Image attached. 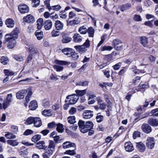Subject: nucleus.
<instances>
[{"label":"nucleus","instance_id":"1","mask_svg":"<svg viewBox=\"0 0 158 158\" xmlns=\"http://www.w3.org/2000/svg\"><path fill=\"white\" fill-rule=\"evenodd\" d=\"M19 29L17 28L15 29L10 34H6L5 35V39L6 42L11 40H15L18 37Z\"/></svg>","mask_w":158,"mask_h":158},{"label":"nucleus","instance_id":"2","mask_svg":"<svg viewBox=\"0 0 158 158\" xmlns=\"http://www.w3.org/2000/svg\"><path fill=\"white\" fill-rule=\"evenodd\" d=\"M79 97L76 94L69 95L66 97L65 102L70 104H75L78 99Z\"/></svg>","mask_w":158,"mask_h":158},{"label":"nucleus","instance_id":"3","mask_svg":"<svg viewBox=\"0 0 158 158\" xmlns=\"http://www.w3.org/2000/svg\"><path fill=\"white\" fill-rule=\"evenodd\" d=\"M122 42L118 39H115L113 41V45L114 48L117 50H120L122 48Z\"/></svg>","mask_w":158,"mask_h":158},{"label":"nucleus","instance_id":"4","mask_svg":"<svg viewBox=\"0 0 158 158\" xmlns=\"http://www.w3.org/2000/svg\"><path fill=\"white\" fill-rule=\"evenodd\" d=\"M45 152L42 154V156L43 158H49V156H51L53 154L54 149L47 147L44 149Z\"/></svg>","mask_w":158,"mask_h":158},{"label":"nucleus","instance_id":"5","mask_svg":"<svg viewBox=\"0 0 158 158\" xmlns=\"http://www.w3.org/2000/svg\"><path fill=\"white\" fill-rule=\"evenodd\" d=\"M155 145L154 139L153 137H148L146 140V146L150 149L153 148Z\"/></svg>","mask_w":158,"mask_h":158},{"label":"nucleus","instance_id":"6","mask_svg":"<svg viewBox=\"0 0 158 158\" xmlns=\"http://www.w3.org/2000/svg\"><path fill=\"white\" fill-rule=\"evenodd\" d=\"M124 148L125 151L128 152H132L134 149L133 144L129 141L125 143L124 144Z\"/></svg>","mask_w":158,"mask_h":158},{"label":"nucleus","instance_id":"7","mask_svg":"<svg viewBox=\"0 0 158 158\" xmlns=\"http://www.w3.org/2000/svg\"><path fill=\"white\" fill-rule=\"evenodd\" d=\"M26 47L29 50L30 53L35 54H38V52L33 44H28L27 45Z\"/></svg>","mask_w":158,"mask_h":158},{"label":"nucleus","instance_id":"8","mask_svg":"<svg viewBox=\"0 0 158 158\" xmlns=\"http://www.w3.org/2000/svg\"><path fill=\"white\" fill-rule=\"evenodd\" d=\"M19 11L22 14L28 13L29 11V8L26 5H19L18 6Z\"/></svg>","mask_w":158,"mask_h":158},{"label":"nucleus","instance_id":"9","mask_svg":"<svg viewBox=\"0 0 158 158\" xmlns=\"http://www.w3.org/2000/svg\"><path fill=\"white\" fill-rule=\"evenodd\" d=\"M94 126L93 123L91 121H87L85 123V128L83 129L82 131L83 133H85L87 132L89 130L92 129Z\"/></svg>","mask_w":158,"mask_h":158},{"label":"nucleus","instance_id":"10","mask_svg":"<svg viewBox=\"0 0 158 158\" xmlns=\"http://www.w3.org/2000/svg\"><path fill=\"white\" fill-rule=\"evenodd\" d=\"M83 117L85 119H89L93 116V112L90 110H86L84 111L83 113Z\"/></svg>","mask_w":158,"mask_h":158},{"label":"nucleus","instance_id":"11","mask_svg":"<svg viewBox=\"0 0 158 158\" xmlns=\"http://www.w3.org/2000/svg\"><path fill=\"white\" fill-rule=\"evenodd\" d=\"M141 129L144 133L148 134L151 132L152 129L151 127L147 124H143L141 126Z\"/></svg>","mask_w":158,"mask_h":158},{"label":"nucleus","instance_id":"12","mask_svg":"<svg viewBox=\"0 0 158 158\" xmlns=\"http://www.w3.org/2000/svg\"><path fill=\"white\" fill-rule=\"evenodd\" d=\"M23 19L25 22L30 23H32L35 21L34 17L30 14L24 17Z\"/></svg>","mask_w":158,"mask_h":158},{"label":"nucleus","instance_id":"13","mask_svg":"<svg viewBox=\"0 0 158 158\" xmlns=\"http://www.w3.org/2000/svg\"><path fill=\"white\" fill-rule=\"evenodd\" d=\"M27 93V90L25 89L19 91L16 94V96L18 99H23Z\"/></svg>","mask_w":158,"mask_h":158},{"label":"nucleus","instance_id":"14","mask_svg":"<svg viewBox=\"0 0 158 158\" xmlns=\"http://www.w3.org/2000/svg\"><path fill=\"white\" fill-rule=\"evenodd\" d=\"M63 148L64 149L69 148L70 147H73L76 148V145L75 144L73 143H71L70 141H66L64 142L62 144Z\"/></svg>","mask_w":158,"mask_h":158},{"label":"nucleus","instance_id":"15","mask_svg":"<svg viewBox=\"0 0 158 158\" xmlns=\"http://www.w3.org/2000/svg\"><path fill=\"white\" fill-rule=\"evenodd\" d=\"M73 41L77 43H80L82 41L83 37L78 33H76L74 34L73 36Z\"/></svg>","mask_w":158,"mask_h":158},{"label":"nucleus","instance_id":"16","mask_svg":"<svg viewBox=\"0 0 158 158\" xmlns=\"http://www.w3.org/2000/svg\"><path fill=\"white\" fill-rule=\"evenodd\" d=\"M44 27L46 30H50L52 27V22L51 20L45 21L44 23Z\"/></svg>","mask_w":158,"mask_h":158},{"label":"nucleus","instance_id":"17","mask_svg":"<svg viewBox=\"0 0 158 158\" xmlns=\"http://www.w3.org/2000/svg\"><path fill=\"white\" fill-rule=\"evenodd\" d=\"M73 50L72 48H66L62 50V52L64 54L68 57H70L72 54Z\"/></svg>","mask_w":158,"mask_h":158},{"label":"nucleus","instance_id":"18","mask_svg":"<svg viewBox=\"0 0 158 158\" xmlns=\"http://www.w3.org/2000/svg\"><path fill=\"white\" fill-rule=\"evenodd\" d=\"M55 26L56 29L57 30H61L63 28L64 24L59 20L56 21Z\"/></svg>","mask_w":158,"mask_h":158},{"label":"nucleus","instance_id":"19","mask_svg":"<svg viewBox=\"0 0 158 158\" xmlns=\"http://www.w3.org/2000/svg\"><path fill=\"white\" fill-rule=\"evenodd\" d=\"M140 44L143 47H145L148 44V39L145 36H141L140 37Z\"/></svg>","mask_w":158,"mask_h":158},{"label":"nucleus","instance_id":"20","mask_svg":"<svg viewBox=\"0 0 158 158\" xmlns=\"http://www.w3.org/2000/svg\"><path fill=\"white\" fill-rule=\"evenodd\" d=\"M34 125L36 127H39L42 125V122L40 118L35 117L34 119Z\"/></svg>","mask_w":158,"mask_h":158},{"label":"nucleus","instance_id":"21","mask_svg":"<svg viewBox=\"0 0 158 158\" xmlns=\"http://www.w3.org/2000/svg\"><path fill=\"white\" fill-rule=\"evenodd\" d=\"M131 3H127L120 6L119 8L121 11L123 12L131 8Z\"/></svg>","mask_w":158,"mask_h":158},{"label":"nucleus","instance_id":"22","mask_svg":"<svg viewBox=\"0 0 158 158\" xmlns=\"http://www.w3.org/2000/svg\"><path fill=\"white\" fill-rule=\"evenodd\" d=\"M5 24L8 27L12 28L14 26L15 22L12 19H8L6 20Z\"/></svg>","mask_w":158,"mask_h":158},{"label":"nucleus","instance_id":"23","mask_svg":"<svg viewBox=\"0 0 158 158\" xmlns=\"http://www.w3.org/2000/svg\"><path fill=\"white\" fill-rule=\"evenodd\" d=\"M38 107L37 102L35 100L31 101L30 103L29 107L31 110H35Z\"/></svg>","mask_w":158,"mask_h":158},{"label":"nucleus","instance_id":"24","mask_svg":"<svg viewBox=\"0 0 158 158\" xmlns=\"http://www.w3.org/2000/svg\"><path fill=\"white\" fill-rule=\"evenodd\" d=\"M148 123L152 126H158V120L153 118H150L148 120Z\"/></svg>","mask_w":158,"mask_h":158},{"label":"nucleus","instance_id":"25","mask_svg":"<svg viewBox=\"0 0 158 158\" xmlns=\"http://www.w3.org/2000/svg\"><path fill=\"white\" fill-rule=\"evenodd\" d=\"M35 35L38 40H40L42 39L44 36L43 31L40 30H38L35 31Z\"/></svg>","mask_w":158,"mask_h":158},{"label":"nucleus","instance_id":"26","mask_svg":"<svg viewBox=\"0 0 158 158\" xmlns=\"http://www.w3.org/2000/svg\"><path fill=\"white\" fill-rule=\"evenodd\" d=\"M136 146L138 150L141 152H143L145 150V146L144 144L141 142L137 143Z\"/></svg>","mask_w":158,"mask_h":158},{"label":"nucleus","instance_id":"27","mask_svg":"<svg viewBox=\"0 0 158 158\" xmlns=\"http://www.w3.org/2000/svg\"><path fill=\"white\" fill-rule=\"evenodd\" d=\"M74 47L76 50L79 52L80 53L85 52L87 50L86 48L84 47L83 45L75 46Z\"/></svg>","mask_w":158,"mask_h":158},{"label":"nucleus","instance_id":"28","mask_svg":"<svg viewBox=\"0 0 158 158\" xmlns=\"http://www.w3.org/2000/svg\"><path fill=\"white\" fill-rule=\"evenodd\" d=\"M54 63L56 64L60 65H69L70 64V62H69L67 61L60 60H55Z\"/></svg>","mask_w":158,"mask_h":158},{"label":"nucleus","instance_id":"29","mask_svg":"<svg viewBox=\"0 0 158 158\" xmlns=\"http://www.w3.org/2000/svg\"><path fill=\"white\" fill-rule=\"evenodd\" d=\"M62 42L63 43H67L70 42L72 40V38L64 35L62 36Z\"/></svg>","mask_w":158,"mask_h":158},{"label":"nucleus","instance_id":"30","mask_svg":"<svg viewBox=\"0 0 158 158\" xmlns=\"http://www.w3.org/2000/svg\"><path fill=\"white\" fill-rule=\"evenodd\" d=\"M36 147L39 149H44L45 148V143L44 141H40L37 143Z\"/></svg>","mask_w":158,"mask_h":158},{"label":"nucleus","instance_id":"31","mask_svg":"<svg viewBox=\"0 0 158 158\" xmlns=\"http://www.w3.org/2000/svg\"><path fill=\"white\" fill-rule=\"evenodd\" d=\"M7 142L8 144L13 147L17 146L19 144V142L17 140H9Z\"/></svg>","mask_w":158,"mask_h":158},{"label":"nucleus","instance_id":"32","mask_svg":"<svg viewBox=\"0 0 158 158\" xmlns=\"http://www.w3.org/2000/svg\"><path fill=\"white\" fill-rule=\"evenodd\" d=\"M42 106L45 108H48L49 107L50 101L48 98H45L43 100Z\"/></svg>","mask_w":158,"mask_h":158},{"label":"nucleus","instance_id":"33","mask_svg":"<svg viewBox=\"0 0 158 158\" xmlns=\"http://www.w3.org/2000/svg\"><path fill=\"white\" fill-rule=\"evenodd\" d=\"M85 122L81 120H79L78 123L79 127L80 129L81 132L83 133V131L82 130L85 128Z\"/></svg>","mask_w":158,"mask_h":158},{"label":"nucleus","instance_id":"34","mask_svg":"<svg viewBox=\"0 0 158 158\" xmlns=\"http://www.w3.org/2000/svg\"><path fill=\"white\" fill-rule=\"evenodd\" d=\"M34 119L35 117H30L28 118L26 120V121L25 122V124L27 125L32 124L34 123Z\"/></svg>","mask_w":158,"mask_h":158},{"label":"nucleus","instance_id":"35","mask_svg":"<svg viewBox=\"0 0 158 158\" xmlns=\"http://www.w3.org/2000/svg\"><path fill=\"white\" fill-rule=\"evenodd\" d=\"M89 37H93L94 36V30L92 27H89L87 30Z\"/></svg>","mask_w":158,"mask_h":158},{"label":"nucleus","instance_id":"36","mask_svg":"<svg viewBox=\"0 0 158 158\" xmlns=\"http://www.w3.org/2000/svg\"><path fill=\"white\" fill-rule=\"evenodd\" d=\"M56 129L58 132L62 133L64 131L63 125L60 123L57 124Z\"/></svg>","mask_w":158,"mask_h":158},{"label":"nucleus","instance_id":"37","mask_svg":"<svg viewBox=\"0 0 158 158\" xmlns=\"http://www.w3.org/2000/svg\"><path fill=\"white\" fill-rule=\"evenodd\" d=\"M37 26L38 29H40L42 27L43 23V19L42 18H40L37 21Z\"/></svg>","mask_w":158,"mask_h":158},{"label":"nucleus","instance_id":"38","mask_svg":"<svg viewBox=\"0 0 158 158\" xmlns=\"http://www.w3.org/2000/svg\"><path fill=\"white\" fill-rule=\"evenodd\" d=\"M42 114L45 116H49L52 114L51 110H45L42 112Z\"/></svg>","mask_w":158,"mask_h":158},{"label":"nucleus","instance_id":"39","mask_svg":"<svg viewBox=\"0 0 158 158\" xmlns=\"http://www.w3.org/2000/svg\"><path fill=\"white\" fill-rule=\"evenodd\" d=\"M5 136L8 139H14L16 138V136L10 132H6Z\"/></svg>","mask_w":158,"mask_h":158},{"label":"nucleus","instance_id":"40","mask_svg":"<svg viewBox=\"0 0 158 158\" xmlns=\"http://www.w3.org/2000/svg\"><path fill=\"white\" fill-rule=\"evenodd\" d=\"M134 115L135 117L134 122L135 123L141 119V114L140 113H135L134 114Z\"/></svg>","mask_w":158,"mask_h":158},{"label":"nucleus","instance_id":"41","mask_svg":"<svg viewBox=\"0 0 158 158\" xmlns=\"http://www.w3.org/2000/svg\"><path fill=\"white\" fill-rule=\"evenodd\" d=\"M78 31L82 34H85L87 32V29L85 26H83L79 28Z\"/></svg>","mask_w":158,"mask_h":158},{"label":"nucleus","instance_id":"42","mask_svg":"<svg viewBox=\"0 0 158 158\" xmlns=\"http://www.w3.org/2000/svg\"><path fill=\"white\" fill-rule=\"evenodd\" d=\"M41 138V136L40 135H36L32 137L31 139V140L34 142H36L40 140Z\"/></svg>","mask_w":158,"mask_h":158},{"label":"nucleus","instance_id":"43","mask_svg":"<svg viewBox=\"0 0 158 158\" xmlns=\"http://www.w3.org/2000/svg\"><path fill=\"white\" fill-rule=\"evenodd\" d=\"M61 8V6L59 5H56L52 6H51V7H49V10L50 11L51 10H54L57 11L60 10Z\"/></svg>","mask_w":158,"mask_h":158},{"label":"nucleus","instance_id":"44","mask_svg":"<svg viewBox=\"0 0 158 158\" xmlns=\"http://www.w3.org/2000/svg\"><path fill=\"white\" fill-rule=\"evenodd\" d=\"M4 73L6 76L9 77V76H12L14 75L15 73L13 71H10V70H4Z\"/></svg>","mask_w":158,"mask_h":158},{"label":"nucleus","instance_id":"45","mask_svg":"<svg viewBox=\"0 0 158 158\" xmlns=\"http://www.w3.org/2000/svg\"><path fill=\"white\" fill-rule=\"evenodd\" d=\"M104 119L103 116L100 115V113L97 114V116L96 117V119L97 121L99 123H101L102 122Z\"/></svg>","mask_w":158,"mask_h":158},{"label":"nucleus","instance_id":"46","mask_svg":"<svg viewBox=\"0 0 158 158\" xmlns=\"http://www.w3.org/2000/svg\"><path fill=\"white\" fill-rule=\"evenodd\" d=\"M89 82L87 81H79L76 83V85L82 86H87L88 85Z\"/></svg>","mask_w":158,"mask_h":158},{"label":"nucleus","instance_id":"47","mask_svg":"<svg viewBox=\"0 0 158 158\" xmlns=\"http://www.w3.org/2000/svg\"><path fill=\"white\" fill-rule=\"evenodd\" d=\"M68 121L69 123L73 124L76 122L75 118L74 116H69L68 118Z\"/></svg>","mask_w":158,"mask_h":158},{"label":"nucleus","instance_id":"48","mask_svg":"<svg viewBox=\"0 0 158 158\" xmlns=\"http://www.w3.org/2000/svg\"><path fill=\"white\" fill-rule=\"evenodd\" d=\"M86 90L84 89L83 90H76L75 91L76 93L77 94L78 96H82L85 95L86 93Z\"/></svg>","mask_w":158,"mask_h":158},{"label":"nucleus","instance_id":"49","mask_svg":"<svg viewBox=\"0 0 158 158\" xmlns=\"http://www.w3.org/2000/svg\"><path fill=\"white\" fill-rule=\"evenodd\" d=\"M113 48L112 47L108 46H104L101 47V50L102 51H110Z\"/></svg>","mask_w":158,"mask_h":158},{"label":"nucleus","instance_id":"50","mask_svg":"<svg viewBox=\"0 0 158 158\" xmlns=\"http://www.w3.org/2000/svg\"><path fill=\"white\" fill-rule=\"evenodd\" d=\"M13 58L16 60L19 61H21L23 60L24 57L22 56L19 55H15Z\"/></svg>","mask_w":158,"mask_h":158},{"label":"nucleus","instance_id":"51","mask_svg":"<svg viewBox=\"0 0 158 158\" xmlns=\"http://www.w3.org/2000/svg\"><path fill=\"white\" fill-rule=\"evenodd\" d=\"M8 59L7 57L2 56L0 60L1 62L3 64H6L8 62Z\"/></svg>","mask_w":158,"mask_h":158},{"label":"nucleus","instance_id":"52","mask_svg":"<svg viewBox=\"0 0 158 158\" xmlns=\"http://www.w3.org/2000/svg\"><path fill=\"white\" fill-rule=\"evenodd\" d=\"M64 154H68L70 155H74L76 154V153L74 151V149L72 150H68L64 152Z\"/></svg>","mask_w":158,"mask_h":158},{"label":"nucleus","instance_id":"53","mask_svg":"<svg viewBox=\"0 0 158 158\" xmlns=\"http://www.w3.org/2000/svg\"><path fill=\"white\" fill-rule=\"evenodd\" d=\"M133 19L137 22L141 21L142 20L140 15H135L133 17Z\"/></svg>","mask_w":158,"mask_h":158},{"label":"nucleus","instance_id":"54","mask_svg":"<svg viewBox=\"0 0 158 158\" xmlns=\"http://www.w3.org/2000/svg\"><path fill=\"white\" fill-rule=\"evenodd\" d=\"M104 59L105 61L108 62L111 61L113 60L112 56L110 55H106L104 57Z\"/></svg>","mask_w":158,"mask_h":158},{"label":"nucleus","instance_id":"55","mask_svg":"<svg viewBox=\"0 0 158 158\" xmlns=\"http://www.w3.org/2000/svg\"><path fill=\"white\" fill-rule=\"evenodd\" d=\"M71 54V56H72V58L73 60H75L77 59L79 57V55L77 53L74 52L73 50V52Z\"/></svg>","mask_w":158,"mask_h":158},{"label":"nucleus","instance_id":"56","mask_svg":"<svg viewBox=\"0 0 158 158\" xmlns=\"http://www.w3.org/2000/svg\"><path fill=\"white\" fill-rule=\"evenodd\" d=\"M140 133L138 131H135L133 134V137L134 139H136L137 138L140 136Z\"/></svg>","mask_w":158,"mask_h":158},{"label":"nucleus","instance_id":"57","mask_svg":"<svg viewBox=\"0 0 158 158\" xmlns=\"http://www.w3.org/2000/svg\"><path fill=\"white\" fill-rule=\"evenodd\" d=\"M51 34L52 36L53 37L58 36L60 35L59 32L55 30H53Z\"/></svg>","mask_w":158,"mask_h":158},{"label":"nucleus","instance_id":"58","mask_svg":"<svg viewBox=\"0 0 158 158\" xmlns=\"http://www.w3.org/2000/svg\"><path fill=\"white\" fill-rule=\"evenodd\" d=\"M59 16L60 18L62 19H65L67 17V15L64 10L61 11L60 12Z\"/></svg>","mask_w":158,"mask_h":158},{"label":"nucleus","instance_id":"59","mask_svg":"<svg viewBox=\"0 0 158 158\" xmlns=\"http://www.w3.org/2000/svg\"><path fill=\"white\" fill-rule=\"evenodd\" d=\"M151 113L153 116H158V108L152 110L151 111Z\"/></svg>","mask_w":158,"mask_h":158},{"label":"nucleus","instance_id":"60","mask_svg":"<svg viewBox=\"0 0 158 158\" xmlns=\"http://www.w3.org/2000/svg\"><path fill=\"white\" fill-rule=\"evenodd\" d=\"M33 133V131L31 129H27L24 132L23 134L25 135H31Z\"/></svg>","mask_w":158,"mask_h":158},{"label":"nucleus","instance_id":"61","mask_svg":"<svg viewBox=\"0 0 158 158\" xmlns=\"http://www.w3.org/2000/svg\"><path fill=\"white\" fill-rule=\"evenodd\" d=\"M138 87L140 89H147L148 87V85L147 84H143L141 82L139 85Z\"/></svg>","mask_w":158,"mask_h":158},{"label":"nucleus","instance_id":"62","mask_svg":"<svg viewBox=\"0 0 158 158\" xmlns=\"http://www.w3.org/2000/svg\"><path fill=\"white\" fill-rule=\"evenodd\" d=\"M55 144L54 142L52 140H50L49 141V147L48 148L55 150Z\"/></svg>","mask_w":158,"mask_h":158},{"label":"nucleus","instance_id":"63","mask_svg":"<svg viewBox=\"0 0 158 158\" xmlns=\"http://www.w3.org/2000/svg\"><path fill=\"white\" fill-rule=\"evenodd\" d=\"M12 99L13 98L12 94H8L7 95L6 100L10 103L12 100Z\"/></svg>","mask_w":158,"mask_h":158},{"label":"nucleus","instance_id":"64","mask_svg":"<svg viewBox=\"0 0 158 158\" xmlns=\"http://www.w3.org/2000/svg\"><path fill=\"white\" fill-rule=\"evenodd\" d=\"M10 103V102L6 100L4 101L3 103V107L2 106V108L4 109H6L9 105Z\"/></svg>","mask_w":158,"mask_h":158}]
</instances>
